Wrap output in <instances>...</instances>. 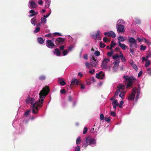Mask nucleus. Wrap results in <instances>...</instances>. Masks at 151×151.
<instances>
[{"mask_svg":"<svg viewBox=\"0 0 151 151\" xmlns=\"http://www.w3.org/2000/svg\"><path fill=\"white\" fill-rule=\"evenodd\" d=\"M49 88L48 87L44 88L39 93V101H35V99L28 96L27 97L26 102L27 104L30 103L32 109V112L34 114H37L39 109L42 105V101L45 97L49 92Z\"/></svg>","mask_w":151,"mask_h":151,"instance_id":"obj_1","label":"nucleus"},{"mask_svg":"<svg viewBox=\"0 0 151 151\" xmlns=\"http://www.w3.org/2000/svg\"><path fill=\"white\" fill-rule=\"evenodd\" d=\"M96 139L89 136L86 138L85 141L83 143V146L86 147L88 145H90L91 147H94L96 146Z\"/></svg>","mask_w":151,"mask_h":151,"instance_id":"obj_2","label":"nucleus"},{"mask_svg":"<svg viewBox=\"0 0 151 151\" xmlns=\"http://www.w3.org/2000/svg\"><path fill=\"white\" fill-rule=\"evenodd\" d=\"M140 89L134 88L131 94L128 97V99L132 101H133L135 98V101H137L140 94Z\"/></svg>","mask_w":151,"mask_h":151,"instance_id":"obj_3","label":"nucleus"},{"mask_svg":"<svg viewBox=\"0 0 151 151\" xmlns=\"http://www.w3.org/2000/svg\"><path fill=\"white\" fill-rule=\"evenodd\" d=\"M123 78L125 81L127 83V88H129L131 86L132 84V83L135 80V79L133 77H129L124 76Z\"/></svg>","mask_w":151,"mask_h":151,"instance_id":"obj_4","label":"nucleus"},{"mask_svg":"<svg viewBox=\"0 0 151 151\" xmlns=\"http://www.w3.org/2000/svg\"><path fill=\"white\" fill-rule=\"evenodd\" d=\"M128 42L131 47H137V44L136 40L134 38L128 37Z\"/></svg>","mask_w":151,"mask_h":151,"instance_id":"obj_5","label":"nucleus"},{"mask_svg":"<svg viewBox=\"0 0 151 151\" xmlns=\"http://www.w3.org/2000/svg\"><path fill=\"white\" fill-rule=\"evenodd\" d=\"M112 59L114 60L113 62L114 65L119 66L120 63L119 56L117 53H116L112 56Z\"/></svg>","mask_w":151,"mask_h":151,"instance_id":"obj_6","label":"nucleus"},{"mask_svg":"<svg viewBox=\"0 0 151 151\" xmlns=\"http://www.w3.org/2000/svg\"><path fill=\"white\" fill-rule=\"evenodd\" d=\"M110 59L109 58L105 57L104 58L101 63V66L103 68L105 69L108 68V63L110 61Z\"/></svg>","mask_w":151,"mask_h":151,"instance_id":"obj_7","label":"nucleus"},{"mask_svg":"<svg viewBox=\"0 0 151 151\" xmlns=\"http://www.w3.org/2000/svg\"><path fill=\"white\" fill-rule=\"evenodd\" d=\"M110 100L112 101V104L114 111H115L116 107L118 106L119 105L118 100L115 98L114 97H112L111 98Z\"/></svg>","mask_w":151,"mask_h":151,"instance_id":"obj_8","label":"nucleus"},{"mask_svg":"<svg viewBox=\"0 0 151 151\" xmlns=\"http://www.w3.org/2000/svg\"><path fill=\"white\" fill-rule=\"evenodd\" d=\"M125 88V85H120L118 86V89L115 93L114 97L117 96L121 90H123Z\"/></svg>","mask_w":151,"mask_h":151,"instance_id":"obj_9","label":"nucleus"},{"mask_svg":"<svg viewBox=\"0 0 151 151\" xmlns=\"http://www.w3.org/2000/svg\"><path fill=\"white\" fill-rule=\"evenodd\" d=\"M28 7L30 9L34 8L37 6L36 2L32 0H30L29 1Z\"/></svg>","mask_w":151,"mask_h":151,"instance_id":"obj_10","label":"nucleus"},{"mask_svg":"<svg viewBox=\"0 0 151 151\" xmlns=\"http://www.w3.org/2000/svg\"><path fill=\"white\" fill-rule=\"evenodd\" d=\"M46 46L48 48H52L55 46L53 42L51 40H47L46 41Z\"/></svg>","mask_w":151,"mask_h":151,"instance_id":"obj_11","label":"nucleus"},{"mask_svg":"<svg viewBox=\"0 0 151 151\" xmlns=\"http://www.w3.org/2000/svg\"><path fill=\"white\" fill-rule=\"evenodd\" d=\"M116 28L118 32H124L125 31L124 27L122 25H116Z\"/></svg>","mask_w":151,"mask_h":151,"instance_id":"obj_12","label":"nucleus"},{"mask_svg":"<svg viewBox=\"0 0 151 151\" xmlns=\"http://www.w3.org/2000/svg\"><path fill=\"white\" fill-rule=\"evenodd\" d=\"M137 40H138L139 42H144L145 43L147 44H150V42L147 40L146 39L144 38H139L137 37Z\"/></svg>","mask_w":151,"mask_h":151,"instance_id":"obj_13","label":"nucleus"},{"mask_svg":"<svg viewBox=\"0 0 151 151\" xmlns=\"http://www.w3.org/2000/svg\"><path fill=\"white\" fill-rule=\"evenodd\" d=\"M104 76V74L101 71L99 72L98 73H96V77L99 79L103 78Z\"/></svg>","mask_w":151,"mask_h":151,"instance_id":"obj_14","label":"nucleus"},{"mask_svg":"<svg viewBox=\"0 0 151 151\" xmlns=\"http://www.w3.org/2000/svg\"><path fill=\"white\" fill-rule=\"evenodd\" d=\"M101 33L100 31L99 30H97L96 33L95 35H92V37L95 39H96L97 38L99 37L101 35Z\"/></svg>","mask_w":151,"mask_h":151,"instance_id":"obj_15","label":"nucleus"},{"mask_svg":"<svg viewBox=\"0 0 151 151\" xmlns=\"http://www.w3.org/2000/svg\"><path fill=\"white\" fill-rule=\"evenodd\" d=\"M90 63L92 64L93 67H96L97 64V62L96 61V60L93 57L92 58L90 59Z\"/></svg>","mask_w":151,"mask_h":151,"instance_id":"obj_16","label":"nucleus"},{"mask_svg":"<svg viewBox=\"0 0 151 151\" xmlns=\"http://www.w3.org/2000/svg\"><path fill=\"white\" fill-rule=\"evenodd\" d=\"M80 81L77 79H75L72 81L71 84L73 85H78L80 83Z\"/></svg>","mask_w":151,"mask_h":151,"instance_id":"obj_17","label":"nucleus"},{"mask_svg":"<svg viewBox=\"0 0 151 151\" xmlns=\"http://www.w3.org/2000/svg\"><path fill=\"white\" fill-rule=\"evenodd\" d=\"M129 63L132 65L133 68L135 70H138V68L137 65L135 64L134 62L132 60H130V61Z\"/></svg>","mask_w":151,"mask_h":151,"instance_id":"obj_18","label":"nucleus"},{"mask_svg":"<svg viewBox=\"0 0 151 151\" xmlns=\"http://www.w3.org/2000/svg\"><path fill=\"white\" fill-rule=\"evenodd\" d=\"M118 44L121 47L123 50H125L127 47L126 45L124 44H122L120 42H118Z\"/></svg>","mask_w":151,"mask_h":151,"instance_id":"obj_19","label":"nucleus"},{"mask_svg":"<svg viewBox=\"0 0 151 151\" xmlns=\"http://www.w3.org/2000/svg\"><path fill=\"white\" fill-rule=\"evenodd\" d=\"M125 23L124 20L122 19H119L117 22L116 25H122Z\"/></svg>","mask_w":151,"mask_h":151,"instance_id":"obj_20","label":"nucleus"},{"mask_svg":"<svg viewBox=\"0 0 151 151\" xmlns=\"http://www.w3.org/2000/svg\"><path fill=\"white\" fill-rule=\"evenodd\" d=\"M118 39L119 40L118 42H124L126 40V39L124 37L122 36H119L118 37Z\"/></svg>","mask_w":151,"mask_h":151,"instance_id":"obj_21","label":"nucleus"},{"mask_svg":"<svg viewBox=\"0 0 151 151\" xmlns=\"http://www.w3.org/2000/svg\"><path fill=\"white\" fill-rule=\"evenodd\" d=\"M58 81L60 84L62 86H63L66 84L65 81L63 79L59 78L58 79Z\"/></svg>","mask_w":151,"mask_h":151,"instance_id":"obj_22","label":"nucleus"},{"mask_svg":"<svg viewBox=\"0 0 151 151\" xmlns=\"http://www.w3.org/2000/svg\"><path fill=\"white\" fill-rule=\"evenodd\" d=\"M29 13L32 14L29 15V17H32L37 14V12H35L34 10H31Z\"/></svg>","mask_w":151,"mask_h":151,"instance_id":"obj_23","label":"nucleus"},{"mask_svg":"<svg viewBox=\"0 0 151 151\" xmlns=\"http://www.w3.org/2000/svg\"><path fill=\"white\" fill-rule=\"evenodd\" d=\"M119 54L120 55L119 56V57H120L121 58L122 61L124 62H125L126 61L125 58L124 56H123L122 53L121 51L119 52Z\"/></svg>","mask_w":151,"mask_h":151,"instance_id":"obj_24","label":"nucleus"},{"mask_svg":"<svg viewBox=\"0 0 151 151\" xmlns=\"http://www.w3.org/2000/svg\"><path fill=\"white\" fill-rule=\"evenodd\" d=\"M85 65L86 68H90L93 67L91 63H89L88 62H85Z\"/></svg>","mask_w":151,"mask_h":151,"instance_id":"obj_25","label":"nucleus"},{"mask_svg":"<svg viewBox=\"0 0 151 151\" xmlns=\"http://www.w3.org/2000/svg\"><path fill=\"white\" fill-rule=\"evenodd\" d=\"M54 53L55 54L58 56H60V54L59 49L57 48L55 50V51L54 52Z\"/></svg>","mask_w":151,"mask_h":151,"instance_id":"obj_26","label":"nucleus"},{"mask_svg":"<svg viewBox=\"0 0 151 151\" xmlns=\"http://www.w3.org/2000/svg\"><path fill=\"white\" fill-rule=\"evenodd\" d=\"M40 20L41 23H43V24H45L47 22V19L45 17H43L41 18Z\"/></svg>","mask_w":151,"mask_h":151,"instance_id":"obj_27","label":"nucleus"},{"mask_svg":"<svg viewBox=\"0 0 151 151\" xmlns=\"http://www.w3.org/2000/svg\"><path fill=\"white\" fill-rule=\"evenodd\" d=\"M50 0H46L45 2V7L46 8H48L50 5Z\"/></svg>","mask_w":151,"mask_h":151,"instance_id":"obj_28","label":"nucleus"},{"mask_svg":"<svg viewBox=\"0 0 151 151\" xmlns=\"http://www.w3.org/2000/svg\"><path fill=\"white\" fill-rule=\"evenodd\" d=\"M109 36H111L113 37H114L116 36L115 33L113 31L109 32Z\"/></svg>","mask_w":151,"mask_h":151,"instance_id":"obj_29","label":"nucleus"},{"mask_svg":"<svg viewBox=\"0 0 151 151\" xmlns=\"http://www.w3.org/2000/svg\"><path fill=\"white\" fill-rule=\"evenodd\" d=\"M37 41L40 44H42L44 42V40L41 37L38 38Z\"/></svg>","mask_w":151,"mask_h":151,"instance_id":"obj_30","label":"nucleus"},{"mask_svg":"<svg viewBox=\"0 0 151 151\" xmlns=\"http://www.w3.org/2000/svg\"><path fill=\"white\" fill-rule=\"evenodd\" d=\"M64 40L62 38L59 37L56 39V41L59 43H61L64 42Z\"/></svg>","mask_w":151,"mask_h":151,"instance_id":"obj_31","label":"nucleus"},{"mask_svg":"<svg viewBox=\"0 0 151 151\" xmlns=\"http://www.w3.org/2000/svg\"><path fill=\"white\" fill-rule=\"evenodd\" d=\"M115 44H116L115 42H114V41H112L111 42V44L110 45V47L109 48V49L111 50V51L112 50V48L113 47H114L115 46Z\"/></svg>","mask_w":151,"mask_h":151,"instance_id":"obj_32","label":"nucleus"},{"mask_svg":"<svg viewBox=\"0 0 151 151\" xmlns=\"http://www.w3.org/2000/svg\"><path fill=\"white\" fill-rule=\"evenodd\" d=\"M81 142V137H78L76 140V143L77 145L79 144Z\"/></svg>","mask_w":151,"mask_h":151,"instance_id":"obj_33","label":"nucleus"},{"mask_svg":"<svg viewBox=\"0 0 151 151\" xmlns=\"http://www.w3.org/2000/svg\"><path fill=\"white\" fill-rule=\"evenodd\" d=\"M125 92L126 91L124 92V91H123L122 92H121L119 94V96L122 99H123L124 98V95L125 94Z\"/></svg>","mask_w":151,"mask_h":151,"instance_id":"obj_34","label":"nucleus"},{"mask_svg":"<svg viewBox=\"0 0 151 151\" xmlns=\"http://www.w3.org/2000/svg\"><path fill=\"white\" fill-rule=\"evenodd\" d=\"M119 68V66L118 65H114L113 68V70L114 72H116L117 71V69Z\"/></svg>","mask_w":151,"mask_h":151,"instance_id":"obj_35","label":"nucleus"},{"mask_svg":"<svg viewBox=\"0 0 151 151\" xmlns=\"http://www.w3.org/2000/svg\"><path fill=\"white\" fill-rule=\"evenodd\" d=\"M150 60H148L147 61L145 65V66L146 67H148L150 64Z\"/></svg>","mask_w":151,"mask_h":151,"instance_id":"obj_36","label":"nucleus"},{"mask_svg":"<svg viewBox=\"0 0 151 151\" xmlns=\"http://www.w3.org/2000/svg\"><path fill=\"white\" fill-rule=\"evenodd\" d=\"M30 111V110H29L27 111L26 112H25L24 114V116L27 117L28 115H29V112Z\"/></svg>","mask_w":151,"mask_h":151,"instance_id":"obj_37","label":"nucleus"},{"mask_svg":"<svg viewBox=\"0 0 151 151\" xmlns=\"http://www.w3.org/2000/svg\"><path fill=\"white\" fill-rule=\"evenodd\" d=\"M134 22L137 24H139L141 22L140 19L138 18H136Z\"/></svg>","mask_w":151,"mask_h":151,"instance_id":"obj_38","label":"nucleus"},{"mask_svg":"<svg viewBox=\"0 0 151 151\" xmlns=\"http://www.w3.org/2000/svg\"><path fill=\"white\" fill-rule=\"evenodd\" d=\"M36 21V19L35 18H33L31 20V23L33 24L34 26L35 25V22Z\"/></svg>","mask_w":151,"mask_h":151,"instance_id":"obj_39","label":"nucleus"},{"mask_svg":"<svg viewBox=\"0 0 151 151\" xmlns=\"http://www.w3.org/2000/svg\"><path fill=\"white\" fill-rule=\"evenodd\" d=\"M124 101L122 100L120 101L119 105V108H122V106L124 104Z\"/></svg>","mask_w":151,"mask_h":151,"instance_id":"obj_40","label":"nucleus"},{"mask_svg":"<svg viewBox=\"0 0 151 151\" xmlns=\"http://www.w3.org/2000/svg\"><path fill=\"white\" fill-rule=\"evenodd\" d=\"M74 48V46H70L68 47V52H70L73 50Z\"/></svg>","mask_w":151,"mask_h":151,"instance_id":"obj_41","label":"nucleus"},{"mask_svg":"<svg viewBox=\"0 0 151 151\" xmlns=\"http://www.w3.org/2000/svg\"><path fill=\"white\" fill-rule=\"evenodd\" d=\"M79 84H80V85L81 86L80 88L81 89H83V90H84L85 89L86 87H85V86L83 84L81 83Z\"/></svg>","mask_w":151,"mask_h":151,"instance_id":"obj_42","label":"nucleus"},{"mask_svg":"<svg viewBox=\"0 0 151 151\" xmlns=\"http://www.w3.org/2000/svg\"><path fill=\"white\" fill-rule=\"evenodd\" d=\"M104 120L106 121L107 122H109L111 121V119L110 117L108 118L105 117Z\"/></svg>","mask_w":151,"mask_h":151,"instance_id":"obj_43","label":"nucleus"},{"mask_svg":"<svg viewBox=\"0 0 151 151\" xmlns=\"http://www.w3.org/2000/svg\"><path fill=\"white\" fill-rule=\"evenodd\" d=\"M103 40L105 42H109V40L106 37H104L103 39Z\"/></svg>","mask_w":151,"mask_h":151,"instance_id":"obj_44","label":"nucleus"},{"mask_svg":"<svg viewBox=\"0 0 151 151\" xmlns=\"http://www.w3.org/2000/svg\"><path fill=\"white\" fill-rule=\"evenodd\" d=\"M68 51L66 50H64L63 52V56H65L67 55L68 53Z\"/></svg>","mask_w":151,"mask_h":151,"instance_id":"obj_45","label":"nucleus"},{"mask_svg":"<svg viewBox=\"0 0 151 151\" xmlns=\"http://www.w3.org/2000/svg\"><path fill=\"white\" fill-rule=\"evenodd\" d=\"M140 50H145L146 48V47L145 46H143V45H140Z\"/></svg>","mask_w":151,"mask_h":151,"instance_id":"obj_46","label":"nucleus"},{"mask_svg":"<svg viewBox=\"0 0 151 151\" xmlns=\"http://www.w3.org/2000/svg\"><path fill=\"white\" fill-rule=\"evenodd\" d=\"M80 147L79 145H77V146L76 147L75 151H80Z\"/></svg>","mask_w":151,"mask_h":151,"instance_id":"obj_47","label":"nucleus"},{"mask_svg":"<svg viewBox=\"0 0 151 151\" xmlns=\"http://www.w3.org/2000/svg\"><path fill=\"white\" fill-rule=\"evenodd\" d=\"M94 54L96 56H99L100 55V53L99 51H96L95 52Z\"/></svg>","mask_w":151,"mask_h":151,"instance_id":"obj_48","label":"nucleus"},{"mask_svg":"<svg viewBox=\"0 0 151 151\" xmlns=\"http://www.w3.org/2000/svg\"><path fill=\"white\" fill-rule=\"evenodd\" d=\"M40 27H37L36 28L34 31V32L36 33L38 32L40 30Z\"/></svg>","mask_w":151,"mask_h":151,"instance_id":"obj_49","label":"nucleus"},{"mask_svg":"<svg viewBox=\"0 0 151 151\" xmlns=\"http://www.w3.org/2000/svg\"><path fill=\"white\" fill-rule=\"evenodd\" d=\"M113 54L112 51L109 52L107 53V55L108 56H111Z\"/></svg>","mask_w":151,"mask_h":151,"instance_id":"obj_50","label":"nucleus"},{"mask_svg":"<svg viewBox=\"0 0 151 151\" xmlns=\"http://www.w3.org/2000/svg\"><path fill=\"white\" fill-rule=\"evenodd\" d=\"M148 58V56H147L146 58H145L144 57H143L142 58V62H143L144 61H147V59Z\"/></svg>","mask_w":151,"mask_h":151,"instance_id":"obj_51","label":"nucleus"},{"mask_svg":"<svg viewBox=\"0 0 151 151\" xmlns=\"http://www.w3.org/2000/svg\"><path fill=\"white\" fill-rule=\"evenodd\" d=\"M46 78L45 76L44 75H42L40 76L39 79L41 80H44Z\"/></svg>","mask_w":151,"mask_h":151,"instance_id":"obj_52","label":"nucleus"},{"mask_svg":"<svg viewBox=\"0 0 151 151\" xmlns=\"http://www.w3.org/2000/svg\"><path fill=\"white\" fill-rule=\"evenodd\" d=\"M110 114L111 116L113 117H115L116 116V113L114 111H111Z\"/></svg>","mask_w":151,"mask_h":151,"instance_id":"obj_53","label":"nucleus"},{"mask_svg":"<svg viewBox=\"0 0 151 151\" xmlns=\"http://www.w3.org/2000/svg\"><path fill=\"white\" fill-rule=\"evenodd\" d=\"M88 128L87 127H84L83 132V134H86L87 132Z\"/></svg>","mask_w":151,"mask_h":151,"instance_id":"obj_54","label":"nucleus"},{"mask_svg":"<svg viewBox=\"0 0 151 151\" xmlns=\"http://www.w3.org/2000/svg\"><path fill=\"white\" fill-rule=\"evenodd\" d=\"M104 115L103 114H101L100 115V119L101 120H104Z\"/></svg>","mask_w":151,"mask_h":151,"instance_id":"obj_55","label":"nucleus"},{"mask_svg":"<svg viewBox=\"0 0 151 151\" xmlns=\"http://www.w3.org/2000/svg\"><path fill=\"white\" fill-rule=\"evenodd\" d=\"M83 58L86 60H87L88 58V55L86 54L84 55L83 56Z\"/></svg>","mask_w":151,"mask_h":151,"instance_id":"obj_56","label":"nucleus"},{"mask_svg":"<svg viewBox=\"0 0 151 151\" xmlns=\"http://www.w3.org/2000/svg\"><path fill=\"white\" fill-rule=\"evenodd\" d=\"M100 45L101 47H104L105 46V45L101 42H100Z\"/></svg>","mask_w":151,"mask_h":151,"instance_id":"obj_57","label":"nucleus"},{"mask_svg":"<svg viewBox=\"0 0 151 151\" xmlns=\"http://www.w3.org/2000/svg\"><path fill=\"white\" fill-rule=\"evenodd\" d=\"M53 34L55 35H57L58 36H61V34L58 32L54 33Z\"/></svg>","mask_w":151,"mask_h":151,"instance_id":"obj_58","label":"nucleus"},{"mask_svg":"<svg viewBox=\"0 0 151 151\" xmlns=\"http://www.w3.org/2000/svg\"><path fill=\"white\" fill-rule=\"evenodd\" d=\"M142 73V71H141L139 72V73H138V77H140Z\"/></svg>","mask_w":151,"mask_h":151,"instance_id":"obj_59","label":"nucleus"},{"mask_svg":"<svg viewBox=\"0 0 151 151\" xmlns=\"http://www.w3.org/2000/svg\"><path fill=\"white\" fill-rule=\"evenodd\" d=\"M95 71L94 69H93L92 70H90L89 72L91 74H93L94 72Z\"/></svg>","mask_w":151,"mask_h":151,"instance_id":"obj_60","label":"nucleus"},{"mask_svg":"<svg viewBox=\"0 0 151 151\" xmlns=\"http://www.w3.org/2000/svg\"><path fill=\"white\" fill-rule=\"evenodd\" d=\"M38 4L40 5H41L43 3V2L41 0H40L38 2Z\"/></svg>","mask_w":151,"mask_h":151,"instance_id":"obj_61","label":"nucleus"},{"mask_svg":"<svg viewBox=\"0 0 151 151\" xmlns=\"http://www.w3.org/2000/svg\"><path fill=\"white\" fill-rule=\"evenodd\" d=\"M60 93H65V90L64 89H63L61 90Z\"/></svg>","mask_w":151,"mask_h":151,"instance_id":"obj_62","label":"nucleus"},{"mask_svg":"<svg viewBox=\"0 0 151 151\" xmlns=\"http://www.w3.org/2000/svg\"><path fill=\"white\" fill-rule=\"evenodd\" d=\"M109 32H105L104 33V35L105 36H109Z\"/></svg>","mask_w":151,"mask_h":151,"instance_id":"obj_63","label":"nucleus"},{"mask_svg":"<svg viewBox=\"0 0 151 151\" xmlns=\"http://www.w3.org/2000/svg\"><path fill=\"white\" fill-rule=\"evenodd\" d=\"M50 13H49L47 15H44L43 16L44 17H45L46 18L48 17L50 15Z\"/></svg>","mask_w":151,"mask_h":151,"instance_id":"obj_64","label":"nucleus"}]
</instances>
